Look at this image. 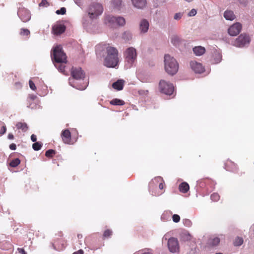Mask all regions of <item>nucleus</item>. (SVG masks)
I'll list each match as a JSON object with an SVG mask.
<instances>
[{
	"instance_id": "nucleus-1",
	"label": "nucleus",
	"mask_w": 254,
	"mask_h": 254,
	"mask_svg": "<svg viewBox=\"0 0 254 254\" xmlns=\"http://www.w3.org/2000/svg\"><path fill=\"white\" fill-rule=\"evenodd\" d=\"M71 74L72 77L69 78V83L72 87L80 90L86 88L87 83L83 81L85 77V72L81 67H72Z\"/></svg>"
},
{
	"instance_id": "nucleus-2",
	"label": "nucleus",
	"mask_w": 254,
	"mask_h": 254,
	"mask_svg": "<svg viewBox=\"0 0 254 254\" xmlns=\"http://www.w3.org/2000/svg\"><path fill=\"white\" fill-rule=\"evenodd\" d=\"M51 57L55 66L59 71L64 73L65 65L63 64L66 63V56L63 51L61 45L56 46L53 49V52L51 54Z\"/></svg>"
},
{
	"instance_id": "nucleus-3",
	"label": "nucleus",
	"mask_w": 254,
	"mask_h": 254,
	"mask_svg": "<svg viewBox=\"0 0 254 254\" xmlns=\"http://www.w3.org/2000/svg\"><path fill=\"white\" fill-rule=\"evenodd\" d=\"M107 56L104 61V64L108 67H116L119 63L118 51L113 47H106Z\"/></svg>"
},
{
	"instance_id": "nucleus-4",
	"label": "nucleus",
	"mask_w": 254,
	"mask_h": 254,
	"mask_svg": "<svg viewBox=\"0 0 254 254\" xmlns=\"http://www.w3.org/2000/svg\"><path fill=\"white\" fill-rule=\"evenodd\" d=\"M126 62V67L127 68L133 66L137 61V54L136 49L133 47L127 48L124 53Z\"/></svg>"
},
{
	"instance_id": "nucleus-5",
	"label": "nucleus",
	"mask_w": 254,
	"mask_h": 254,
	"mask_svg": "<svg viewBox=\"0 0 254 254\" xmlns=\"http://www.w3.org/2000/svg\"><path fill=\"white\" fill-rule=\"evenodd\" d=\"M165 69L167 73L173 75L178 71L179 64L176 59L168 54L164 56Z\"/></svg>"
},
{
	"instance_id": "nucleus-6",
	"label": "nucleus",
	"mask_w": 254,
	"mask_h": 254,
	"mask_svg": "<svg viewBox=\"0 0 254 254\" xmlns=\"http://www.w3.org/2000/svg\"><path fill=\"white\" fill-rule=\"evenodd\" d=\"M103 12V5L98 2H93L88 8V15L91 19L97 18Z\"/></svg>"
},
{
	"instance_id": "nucleus-7",
	"label": "nucleus",
	"mask_w": 254,
	"mask_h": 254,
	"mask_svg": "<svg viewBox=\"0 0 254 254\" xmlns=\"http://www.w3.org/2000/svg\"><path fill=\"white\" fill-rule=\"evenodd\" d=\"M250 41L251 39L248 35L241 34L235 41L234 45L239 48L245 47L249 45Z\"/></svg>"
},
{
	"instance_id": "nucleus-8",
	"label": "nucleus",
	"mask_w": 254,
	"mask_h": 254,
	"mask_svg": "<svg viewBox=\"0 0 254 254\" xmlns=\"http://www.w3.org/2000/svg\"><path fill=\"white\" fill-rule=\"evenodd\" d=\"M159 87L161 92L166 95H171L173 93L174 87L173 84L169 82L164 80H161L159 83Z\"/></svg>"
},
{
	"instance_id": "nucleus-9",
	"label": "nucleus",
	"mask_w": 254,
	"mask_h": 254,
	"mask_svg": "<svg viewBox=\"0 0 254 254\" xmlns=\"http://www.w3.org/2000/svg\"><path fill=\"white\" fill-rule=\"evenodd\" d=\"M167 246L169 252L173 254L178 253L180 246L177 239L171 237L168 240Z\"/></svg>"
},
{
	"instance_id": "nucleus-10",
	"label": "nucleus",
	"mask_w": 254,
	"mask_h": 254,
	"mask_svg": "<svg viewBox=\"0 0 254 254\" xmlns=\"http://www.w3.org/2000/svg\"><path fill=\"white\" fill-rule=\"evenodd\" d=\"M110 7L115 11H121L125 7L123 0H111Z\"/></svg>"
},
{
	"instance_id": "nucleus-11",
	"label": "nucleus",
	"mask_w": 254,
	"mask_h": 254,
	"mask_svg": "<svg viewBox=\"0 0 254 254\" xmlns=\"http://www.w3.org/2000/svg\"><path fill=\"white\" fill-rule=\"evenodd\" d=\"M17 14L23 22L28 21L31 18V15L29 11L25 8L20 9L17 12Z\"/></svg>"
},
{
	"instance_id": "nucleus-12",
	"label": "nucleus",
	"mask_w": 254,
	"mask_h": 254,
	"mask_svg": "<svg viewBox=\"0 0 254 254\" xmlns=\"http://www.w3.org/2000/svg\"><path fill=\"white\" fill-rule=\"evenodd\" d=\"M190 66L195 73H201L204 71V68L202 64L195 61H191Z\"/></svg>"
},
{
	"instance_id": "nucleus-13",
	"label": "nucleus",
	"mask_w": 254,
	"mask_h": 254,
	"mask_svg": "<svg viewBox=\"0 0 254 254\" xmlns=\"http://www.w3.org/2000/svg\"><path fill=\"white\" fill-rule=\"evenodd\" d=\"M241 29V24L240 23H236L229 27L228 33L231 36H235L240 32Z\"/></svg>"
},
{
	"instance_id": "nucleus-14",
	"label": "nucleus",
	"mask_w": 254,
	"mask_h": 254,
	"mask_svg": "<svg viewBox=\"0 0 254 254\" xmlns=\"http://www.w3.org/2000/svg\"><path fill=\"white\" fill-rule=\"evenodd\" d=\"M149 23L147 20L142 19L140 20L139 24V31L141 34L146 33L149 29Z\"/></svg>"
},
{
	"instance_id": "nucleus-15",
	"label": "nucleus",
	"mask_w": 254,
	"mask_h": 254,
	"mask_svg": "<svg viewBox=\"0 0 254 254\" xmlns=\"http://www.w3.org/2000/svg\"><path fill=\"white\" fill-rule=\"evenodd\" d=\"M220 241V239L217 237H210L207 242L206 247L208 248L215 247L219 244Z\"/></svg>"
},
{
	"instance_id": "nucleus-16",
	"label": "nucleus",
	"mask_w": 254,
	"mask_h": 254,
	"mask_svg": "<svg viewBox=\"0 0 254 254\" xmlns=\"http://www.w3.org/2000/svg\"><path fill=\"white\" fill-rule=\"evenodd\" d=\"M133 6L139 9H143L147 5L146 0H131Z\"/></svg>"
},
{
	"instance_id": "nucleus-17",
	"label": "nucleus",
	"mask_w": 254,
	"mask_h": 254,
	"mask_svg": "<svg viewBox=\"0 0 254 254\" xmlns=\"http://www.w3.org/2000/svg\"><path fill=\"white\" fill-rule=\"evenodd\" d=\"M53 31L55 35H60L64 32L65 26L63 24H57L53 26Z\"/></svg>"
},
{
	"instance_id": "nucleus-18",
	"label": "nucleus",
	"mask_w": 254,
	"mask_h": 254,
	"mask_svg": "<svg viewBox=\"0 0 254 254\" xmlns=\"http://www.w3.org/2000/svg\"><path fill=\"white\" fill-rule=\"evenodd\" d=\"M63 142L66 144H69L71 140V133L68 129L63 130L61 134Z\"/></svg>"
},
{
	"instance_id": "nucleus-19",
	"label": "nucleus",
	"mask_w": 254,
	"mask_h": 254,
	"mask_svg": "<svg viewBox=\"0 0 254 254\" xmlns=\"http://www.w3.org/2000/svg\"><path fill=\"white\" fill-rule=\"evenodd\" d=\"M212 63L213 64H218L222 60V55L219 51L214 50L212 53Z\"/></svg>"
},
{
	"instance_id": "nucleus-20",
	"label": "nucleus",
	"mask_w": 254,
	"mask_h": 254,
	"mask_svg": "<svg viewBox=\"0 0 254 254\" xmlns=\"http://www.w3.org/2000/svg\"><path fill=\"white\" fill-rule=\"evenodd\" d=\"M182 41V39L176 35H172L171 37V42L176 47H179Z\"/></svg>"
},
{
	"instance_id": "nucleus-21",
	"label": "nucleus",
	"mask_w": 254,
	"mask_h": 254,
	"mask_svg": "<svg viewBox=\"0 0 254 254\" xmlns=\"http://www.w3.org/2000/svg\"><path fill=\"white\" fill-rule=\"evenodd\" d=\"M223 16L227 20L232 21L236 18L234 12L231 10H226L224 11Z\"/></svg>"
},
{
	"instance_id": "nucleus-22",
	"label": "nucleus",
	"mask_w": 254,
	"mask_h": 254,
	"mask_svg": "<svg viewBox=\"0 0 254 254\" xmlns=\"http://www.w3.org/2000/svg\"><path fill=\"white\" fill-rule=\"evenodd\" d=\"M116 16L108 15H107L105 18V22L106 24H109L110 26H113L116 24Z\"/></svg>"
},
{
	"instance_id": "nucleus-23",
	"label": "nucleus",
	"mask_w": 254,
	"mask_h": 254,
	"mask_svg": "<svg viewBox=\"0 0 254 254\" xmlns=\"http://www.w3.org/2000/svg\"><path fill=\"white\" fill-rule=\"evenodd\" d=\"M125 81L122 79L118 80L117 81L114 82L112 84L113 88L117 90H121L123 88Z\"/></svg>"
},
{
	"instance_id": "nucleus-24",
	"label": "nucleus",
	"mask_w": 254,
	"mask_h": 254,
	"mask_svg": "<svg viewBox=\"0 0 254 254\" xmlns=\"http://www.w3.org/2000/svg\"><path fill=\"white\" fill-rule=\"evenodd\" d=\"M205 48L201 46H196L193 48V53L197 56L203 55L205 53Z\"/></svg>"
},
{
	"instance_id": "nucleus-25",
	"label": "nucleus",
	"mask_w": 254,
	"mask_h": 254,
	"mask_svg": "<svg viewBox=\"0 0 254 254\" xmlns=\"http://www.w3.org/2000/svg\"><path fill=\"white\" fill-rule=\"evenodd\" d=\"M181 238L184 241H189L191 239V236L187 231H184L181 234Z\"/></svg>"
},
{
	"instance_id": "nucleus-26",
	"label": "nucleus",
	"mask_w": 254,
	"mask_h": 254,
	"mask_svg": "<svg viewBox=\"0 0 254 254\" xmlns=\"http://www.w3.org/2000/svg\"><path fill=\"white\" fill-rule=\"evenodd\" d=\"M189 188L188 184L186 182L181 183L179 186V190L180 191L183 193L187 192L189 190Z\"/></svg>"
},
{
	"instance_id": "nucleus-27",
	"label": "nucleus",
	"mask_w": 254,
	"mask_h": 254,
	"mask_svg": "<svg viewBox=\"0 0 254 254\" xmlns=\"http://www.w3.org/2000/svg\"><path fill=\"white\" fill-rule=\"evenodd\" d=\"M132 38V34L129 31H125L122 35V38L126 41H129Z\"/></svg>"
},
{
	"instance_id": "nucleus-28",
	"label": "nucleus",
	"mask_w": 254,
	"mask_h": 254,
	"mask_svg": "<svg viewBox=\"0 0 254 254\" xmlns=\"http://www.w3.org/2000/svg\"><path fill=\"white\" fill-rule=\"evenodd\" d=\"M116 24L119 26H123L126 24V20L122 16H116Z\"/></svg>"
},
{
	"instance_id": "nucleus-29",
	"label": "nucleus",
	"mask_w": 254,
	"mask_h": 254,
	"mask_svg": "<svg viewBox=\"0 0 254 254\" xmlns=\"http://www.w3.org/2000/svg\"><path fill=\"white\" fill-rule=\"evenodd\" d=\"M16 126L18 129H21L24 132L26 131L28 129L27 125L25 123H18Z\"/></svg>"
},
{
	"instance_id": "nucleus-30",
	"label": "nucleus",
	"mask_w": 254,
	"mask_h": 254,
	"mask_svg": "<svg viewBox=\"0 0 254 254\" xmlns=\"http://www.w3.org/2000/svg\"><path fill=\"white\" fill-rule=\"evenodd\" d=\"M243 242V239L242 237H237L234 241L233 244L235 246L238 247L241 246Z\"/></svg>"
},
{
	"instance_id": "nucleus-31",
	"label": "nucleus",
	"mask_w": 254,
	"mask_h": 254,
	"mask_svg": "<svg viewBox=\"0 0 254 254\" xmlns=\"http://www.w3.org/2000/svg\"><path fill=\"white\" fill-rule=\"evenodd\" d=\"M110 104L113 105H123L125 102L119 99H114L110 101Z\"/></svg>"
},
{
	"instance_id": "nucleus-32",
	"label": "nucleus",
	"mask_w": 254,
	"mask_h": 254,
	"mask_svg": "<svg viewBox=\"0 0 254 254\" xmlns=\"http://www.w3.org/2000/svg\"><path fill=\"white\" fill-rule=\"evenodd\" d=\"M20 163V161L18 158H15L10 162L9 165L12 167H16Z\"/></svg>"
},
{
	"instance_id": "nucleus-33",
	"label": "nucleus",
	"mask_w": 254,
	"mask_h": 254,
	"mask_svg": "<svg viewBox=\"0 0 254 254\" xmlns=\"http://www.w3.org/2000/svg\"><path fill=\"white\" fill-rule=\"evenodd\" d=\"M42 147V143L39 142H36L32 145V147L34 150H39Z\"/></svg>"
},
{
	"instance_id": "nucleus-34",
	"label": "nucleus",
	"mask_w": 254,
	"mask_h": 254,
	"mask_svg": "<svg viewBox=\"0 0 254 254\" xmlns=\"http://www.w3.org/2000/svg\"><path fill=\"white\" fill-rule=\"evenodd\" d=\"M184 12L176 13L174 15V19L176 20H180L183 16Z\"/></svg>"
},
{
	"instance_id": "nucleus-35",
	"label": "nucleus",
	"mask_w": 254,
	"mask_h": 254,
	"mask_svg": "<svg viewBox=\"0 0 254 254\" xmlns=\"http://www.w3.org/2000/svg\"><path fill=\"white\" fill-rule=\"evenodd\" d=\"M219 198L220 196L217 193H213L211 195V199L213 201H217Z\"/></svg>"
},
{
	"instance_id": "nucleus-36",
	"label": "nucleus",
	"mask_w": 254,
	"mask_h": 254,
	"mask_svg": "<svg viewBox=\"0 0 254 254\" xmlns=\"http://www.w3.org/2000/svg\"><path fill=\"white\" fill-rule=\"evenodd\" d=\"M56 153L55 151L53 149H49L46 152L45 155L48 157H51Z\"/></svg>"
},
{
	"instance_id": "nucleus-37",
	"label": "nucleus",
	"mask_w": 254,
	"mask_h": 254,
	"mask_svg": "<svg viewBox=\"0 0 254 254\" xmlns=\"http://www.w3.org/2000/svg\"><path fill=\"white\" fill-rule=\"evenodd\" d=\"M30 31L27 29L22 28L20 34L21 35H28L30 34Z\"/></svg>"
},
{
	"instance_id": "nucleus-38",
	"label": "nucleus",
	"mask_w": 254,
	"mask_h": 254,
	"mask_svg": "<svg viewBox=\"0 0 254 254\" xmlns=\"http://www.w3.org/2000/svg\"><path fill=\"white\" fill-rule=\"evenodd\" d=\"M66 12V9L65 7H62L59 10H57L56 11V13L57 14H64Z\"/></svg>"
},
{
	"instance_id": "nucleus-39",
	"label": "nucleus",
	"mask_w": 254,
	"mask_h": 254,
	"mask_svg": "<svg viewBox=\"0 0 254 254\" xmlns=\"http://www.w3.org/2000/svg\"><path fill=\"white\" fill-rule=\"evenodd\" d=\"M173 221L175 223H178L180 220V217L178 214H174L172 216Z\"/></svg>"
},
{
	"instance_id": "nucleus-40",
	"label": "nucleus",
	"mask_w": 254,
	"mask_h": 254,
	"mask_svg": "<svg viewBox=\"0 0 254 254\" xmlns=\"http://www.w3.org/2000/svg\"><path fill=\"white\" fill-rule=\"evenodd\" d=\"M197 13V11L195 9H192L188 14V16L192 17L195 16Z\"/></svg>"
},
{
	"instance_id": "nucleus-41",
	"label": "nucleus",
	"mask_w": 254,
	"mask_h": 254,
	"mask_svg": "<svg viewBox=\"0 0 254 254\" xmlns=\"http://www.w3.org/2000/svg\"><path fill=\"white\" fill-rule=\"evenodd\" d=\"M184 224L187 227H190L191 225V222L190 220L185 219L183 220Z\"/></svg>"
},
{
	"instance_id": "nucleus-42",
	"label": "nucleus",
	"mask_w": 254,
	"mask_h": 254,
	"mask_svg": "<svg viewBox=\"0 0 254 254\" xmlns=\"http://www.w3.org/2000/svg\"><path fill=\"white\" fill-rule=\"evenodd\" d=\"M29 84L30 88L32 90L34 91V90H35L36 89V87L34 83L31 80H30L29 81Z\"/></svg>"
},
{
	"instance_id": "nucleus-43",
	"label": "nucleus",
	"mask_w": 254,
	"mask_h": 254,
	"mask_svg": "<svg viewBox=\"0 0 254 254\" xmlns=\"http://www.w3.org/2000/svg\"><path fill=\"white\" fill-rule=\"evenodd\" d=\"M112 232L110 230H106L104 233L103 236L105 238L109 237L112 235Z\"/></svg>"
},
{
	"instance_id": "nucleus-44",
	"label": "nucleus",
	"mask_w": 254,
	"mask_h": 254,
	"mask_svg": "<svg viewBox=\"0 0 254 254\" xmlns=\"http://www.w3.org/2000/svg\"><path fill=\"white\" fill-rule=\"evenodd\" d=\"M6 130V126H3L0 129V134L3 135V134H4L5 133Z\"/></svg>"
},
{
	"instance_id": "nucleus-45",
	"label": "nucleus",
	"mask_w": 254,
	"mask_h": 254,
	"mask_svg": "<svg viewBox=\"0 0 254 254\" xmlns=\"http://www.w3.org/2000/svg\"><path fill=\"white\" fill-rule=\"evenodd\" d=\"M74 1L79 6H81L83 4L82 0H74Z\"/></svg>"
},
{
	"instance_id": "nucleus-46",
	"label": "nucleus",
	"mask_w": 254,
	"mask_h": 254,
	"mask_svg": "<svg viewBox=\"0 0 254 254\" xmlns=\"http://www.w3.org/2000/svg\"><path fill=\"white\" fill-rule=\"evenodd\" d=\"M36 98L37 96L34 94H30L28 96V99L31 101H34Z\"/></svg>"
},
{
	"instance_id": "nucleus-47",
	"label": "nucleus",
	"mask_w": 254,
	"mask_h": 254,
	"mask_svg": "<svg viewBox=\"0 0 254 254\" xmlns=\"http://www.w3.org/2000/svg\"><path fill=\"white\" fill-rule=\"evenodd\" d=\"M48 3V2L46 0H42L41 2L39 3V6H45Z\"/></svg>"
},
{
	"instance_id": "nucleus-48",
	"label": "nucleus",
	"mask_w": 254,
	"mask_h": 254,
	"mask_svg": "<svg viewBox=\"0 0 254 254\" xmlns=\"http://www.w3.org/2000/svg\"><path fill=\"white\" fill-rule=\"evenodd\" d=\"M9 148L12 150H15L16 148V144L14 143H12L9 145Z\"/></svg>"
},
{
	"instance_id": "nucleus-49",
	"label": "nucleus",
	"mask_w": 254,
	"mask_h": 254,
	"mask_svg": "<svg viewBox=\"0 0 254 254\" xmlns=\"http://www.w3.org/2000/svg\"><path fill=\"white\" fill-rule=\"evenodd\" d=\"M31 139L33 142H36L37 140L36 136L35 134H32L31 136Z\"/></svg>"
},
{
	"instance_id": "nucleus-50",
	"label": "nucleus",
	"mask_w": 254,
	"mask_h": 254,
	"mask_svg": "<svg viewBox=\"0 0 254 254\" xmlns=\"http://www.w3.org/2000/svg\"><path fill=\"white\" fill-rule=\"evenodd\" d=\"M18 250L21 254H27L23 249H18Z\"/></svg>"
},
{
	"instance_id": "nucleus-51",
	"label": "nucleus",
	"mask_w": 254,
	"mask_h": 254,
	"mask_svg": "<svg viewBox=\"0 0 254 254\" xmlns=\"http://www.w3.org/2000/svg\"><path fill=\"white\" fill-rule=\"evenodd\" d=\"M7 138L9 139H13L14 138V136L12 133H9L8 134Z\"/></svg>"
},
{
	"instance_id": "nucleus-52",
	"label": "nucleus",
	"mask_w": 254,
	"mask_h": 254,
	"mask_svg": "<svg viewBox=\"0 0 254 254\" xmlns=\"http://www.w3.org/2000/svg\"><path fill=\"white\" fill-rule=\"evenodd\" d=\"M73 254H83V251L82 250H80L77 252H74Z\"/></svg>"
},
{
	"instance_id": "nucleus-53",
	"label": "nucleus",
	"mask_w": 254,
	"mask_h": 254,
	"mask_svg": "<svg viewBox=\"0 0 254 254\" xmlns=\"http://www.w3.org/2000/svg\"><path fill=\"white\" fill-rule=\"evenodd\" d=\"M83 26H84V27H85V28H87V27H88V25H87V24L86 23L85 18L83 19Z\"/></svg>"
},
{
	"instance_id": "nucleus-54",
	"label": "nucleus",
	"mask_w": 254,
	"mask_h": 254,
	"mask_svg": "<svg viewBox=\"0 0 254 254\" xmlns=\"http://www.w3.org/2000/svg\"><path fill=\"white\" fill-rule=\"evenodd\" d=\"M250 230L254 233V224L251 227Z\"/></svg>"
},
{
	"instance_id": "nucleus-55",
	"label": "nucleus",
	"mask_w": 254,
	"mask_h": 254,
	"mask_svg": "<svg viewBox=\"0 0 254 254\" xmlns=\"http://www.w3.org/2000/svg\"><path fill=\"white\" fill-rule=\"evenodd\" d=\"M163 184L162 183H160L159 185V188L160 189H163Z\"/></svg>"
},
{
	"instance_id": "nucleus-56",
	"label": "nucleus",
	"mask_w": 254,
	"mask_h": 254,
	"mask_svg": "<svg viewBox=\"0 0 254 254\" xmlns=\"http://www.w3.org/2000/svg\"><path fill=\"white\" fill-rule=\"evenodd\" d=\"M31 106V104H29V105H28V106H27V107H28V108H34V107H32V106Z\"/></svg>"
},
{
	"instance_id": "nucleus-57",
	"label": "nucleus",
	"mask_w": 254,
	"mask_h": 254,
	"mask_svg": "<svg viewBox=\"0 0 254 254\" xmlns=\"http://www.w3.org/2000/svg\"><path fill=\"white\" fill-rule=\"evenodd\" d=\"M187 2H190L192 0H185Z\"/></svg>"
},
{
	"instance_id": "nucleus-58",
	"label": "nucleus",
	"mask_w": 254,
	"mask_h": 254,
	"mask_svg": "<svg viewBox=\"0 0 254 254\" xmlns=\"http://www.w3.org/2000/svg\"><path fill=\"white\" fill-rule=\"evenodd\" d=\"M16 84L18 85L19 86H21L20 84L19 83H16Z\"/></svg>"
},
{
	"instance_id": "nucleus-59",
	"label": "nucleus",
	"mask_w": 254,
	"mask_h": 254,
	"mask_svg": "<svg viewBox=\"0 0 254 254\" xmlns=\"http://www.w3.org/2000/svg\"><path fill=\"white\" fill-rule=\"evenodd\" d=\"M80 236L81 237V236L80 235H78V238H79L80 237Z\"/></svg>"
},
{
	"instance_id": "nucleus-60",
	"label": "nucleus",
	"mask_w": 254,
	"mask_h": 254,
	"mask_svg": "<svg viewBox=\"0 0 254 254\" xmlns=\"http://www.w3.org/2000/svg\"><path fill=\"white\" fill-rule=\"evenodd\" d=\"M215 254H223L221 253H216Z\"/></svg>"
},
{
	"instance_id": "nucleus-61",
	"label": "nucleus",
	"mask_w": 254,
	"mask_h": 254,
	"mask_svg": "<svg viewBox=\"0 0 254 254\" xmlns=\"http://www.w3.org/2000/svg\"><path fill=\"white\" fill-rule=\"evenodd\" d=\"M161 179V177H158L157 178V179Z\"/></svg>"
}]
</instances>
